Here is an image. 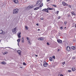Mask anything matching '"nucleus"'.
I'll return each instance as SVG.
<instances>
[{"mask_svg":"<svg viewBox=\"0 0 76 76\" xmlns=\"http://www.w3.org/2000/svg\"><path fill=\"white\" fill-rule=\"evenodd\" d=\"M49 60L50 61H53V59H52V58L51 57H50L49 58Z\"/></svg>","mask_w":76,"mask_h":76,"instance_id":"20","label":"nucleus"},{"mask_svg":"<svg viewBox=\"0 0 76 76\" xmlns=\"http://www.w3.org/2000/svg\"><path fill=\"white\" fill-rule=\"evenodd\" d=\"M50 0H47V1H49Z\"/></svg>","mask_w":76,"mask_h":76,"instance_id":"46","label":"nucleus"},{"mask_svg":"<svg viewBox=\"0 0 76 76\" xmlns=\"http://www.w3.org/2000/svg\"><path fill=\"white\" fill-rule=\"evenodd\" d=\"M71 13L72 14V15H75V13H74V12H72Z\"/></svg>","mask_w":76,"mask_h":76,"instance_id":"29","label":"nucleus"},{"mask_svg":"<svg viewBox=\"0 0 76 76\" xmlns=\"http://www.w3.org/2000/svg\"><path fill=\"white\" fill-rule=\"evenodd\" d=\"M71 48L73 50H75L76 49V48H75V47L74 46H72L71 47Z\"/></svg>","mask_w":76,"mask_h":76,"instance_id":"17","label":"nucleus"},{"mask_svg":"<svg viewBox=\"0 0 76 76\" xmlns=\"http://www.w3.org/2000/svg\"><path fill=\"white\" fill-rule=\"evenodd\" d=\"M68 16H69V15H68Z\"/></svg>","mask_w":76,"mask_h":76,"instance_id":"54","label":"nucleus"},{"mask_svg":"<svg viewBox=\"0 0 76 76\" xmlns=\"http://www.w3.org/2000/svg\"><path fill=\"white\" fill-rule=\"evenodd\" d=\"M39 30H40V29H38V31H39Z\"/></svg>","mask_w":76,"mask_h":76,"instance_id":"48","label":"nucleus"},{"mask_svg":"<svg viewBox=\"0 0 76 76\" xmlns=\"http://www.w3.org/2000/svg\"><path fill=\"white\" fill-rule=\"evenodd\" d=\"M25 28L26 30H28V27L27 26H26Z\"/></svg>","mask_w":76,"mask_h":76,"instance_id":"27","label":"nucleus"},{"mask_svg":"<svg viewBox=\"0 0 76 76\" xmlns=\"http://www.w3.org/2000/svg\"><path fill=\"white\" fill-rule=\"evenodd\" d=\"M39 9V7H37L34 9V10H38V9Z\"/></svg>","mask_w":76,"mask_h":76,"instance_id":"16","label":"nucleus"},{"mask_svg":"<svg viewBox=\"0 0 76 76\" xmlns=\"http://www.w3.org/2000/svg\"><path fill=\"white\" fill-rule=\"evenodd\" d=\"M66 50L67 51H69L70 50V47L69 46H67V48H66Z\"/></svg>","mask_w":76,"mask_h":76,"instance_id":"12","label":"nucleus"},{"mask_svg":"<svg viewBox=\"0 0 76 76\" xmlns=\"http://www.w3.org/2000/svg\"><path fill=\"white\" fill-rule=\"evenodd\" d=\"M72 59L73 60H74V59H75V57H73V58H72Z\"/></svg>","mask_w":76,"mask_h":76,"instance_id":"36","label":"nucleus"},{"mask_svg":"<svg viewBox=\"0 0 76 76\" xmlns=\"http://www.w3.org/2000/svg\"><path fill=\"white\" fill-rule=\"evenodd\" d=\"M64 64H65V62H63L62 63V64H63V65H64Z\"/></svg>","mask_w":76,"mask_h":76,"instance_id":"41","label":"nucleus"},{"mask_svg":"<svg viewBox=\"0 0 76 76\" xmlns=\"http://www.w3.org/2000/svg\"><path fill=\"white\" fill-rule=\"evenodd\" d=\"M41 3V1H38L36 3L37 6H39V5Z\"/></svg>","mask_w":76,"mask_h":76,"instance_id":"6","label":"nucleus"},{"mask_svg":"<svg viewBox=\"0 0 76 76\" xmlns=\"http://www.w3.org/2000/svg\"><path fill=\"white\" fill-rule=\"evenodd\" d=\"M16 30H18V28L16 27L14 28L12 30V32L13 34H15L17 32Z\"/></svg>","mask_w":76,"mask_h":76,"instance_id":"2","label":"nucleus"},{"mask_svg":"<svg viewBox=\"0 0 76 76\" xmlns=\"http://www.w3.org/2000/svg\"><path fill=\"white\" fill-rule=\"evenodd\" d=\"M59 12V11H57V12H56V13L57 14H58V12Z\"/></svg>","mask_w":76,"mask_h":76,"instance_id":"37","label":"nucleus"},{"mask_svg":"<svg viewBox=\"0 0 76 76\" xmlns=\"http://www.w3.org/2000/svg\"><path fill=\"white\" fill-rule=\"evenodd\" d=\"M13 14H16L18 13L19 12V9H14L13 10Z\"/></svg>","mask_w":76,"mask_h":76,"instance_id":"1","label":"nucleus"},{"mask_svg":"<svg viewBox=\"0 0 76 76\" xmlns=\"http://www.w3.org/2000/svg\"><path fill=\"white\" fill-rule=\"evenodd\" d=\"M36 25H37V26H38V25H39L38 23H37V24H36Z\"/></svg>","mask_w":76,"mask_h":76,"instance_id":"43","label":"nucleus"},{"mask_svg":"<svg viewBox=\"0 0 76 76\" xmlns=\"http://www.w3.org/2000/svg\"><path fill=\"white\" fill-rule=\"evenodd\" d=\"M31 9V8H30V7H29V6L27 8V9L28 10L29 9Z\"/></svg>","mask_w":76,"mask_h":76,"instance_id":"25","label":"nucleus"},{"mask_svg":"<svg viewBox=\"0 0 76 76\" xmlns=\"http://www.w3.org/2000/svg\"><path fill=\"white\" fill-rule=\"evenodd\" d=\"M75 28H76V24H75Z\"/></svg>","mask_w":76,"mask_h":76,"instance_id":"45","label":"nucleus"},{"mask_svg":"<svg viewBox=\"0 0 76 76\" xmlns=\"http://www.w3.org/2000/svg\"><path fill=\"white\" fill-rule=\"evenodd\" d=\"M52 58H54V59H55V56H52Z\"/></svg>","mask_w":76,"mask_h":76,"instance_id":"32","label":"nucleus"},{"mask_svg":"<svg viewBox=\"0 0 76 76\" xmlns=\"http://www.w3.org/2000/svg\"><path fill=\"white\" fill-rule=\"evenodd\" d=\"M60 51V49H58V51Z\"/></svg>","mask_w":76,"mask_h":76,"instance_id":"47","label":"nucleus"},{"mask_svg":"<svg viewBox=\"0 0 76 76\" xmlns=\"http://www.w3.org/2000/svg\"><path fill=\"white\" fill-rule=\"evenodd\" d=\"M68 72H72V71H71V70H69Z\"/></svg>","mask_w":76,"mask_h":76,"instance_id":"39","label":"nucleus"},{"mask_svg":"<svg viewBox=\"0 0 76 76\" xmlns=\"http://www.w3.org/2000/svg\"><path fill=\"white\" fill-rule=\"evenodd\" d=\"M23 65H26V63H25V62H23Z\"/></svg>","mask_w":76,"mask_h":76,"instance_id":"33","label":"nucleus"},{"mask_svg":"<svg viewBox=\"0 0 76 76\" xmlns=\"http://www.w3.org/2000/svg\"><path fill=\"white\" fill-rule=\"evenodd\" d=\"M67 22L65 21L64 23L65 25H66V24H67Z\"/></svg>","mask_w":76,"mask_h":76,"instance_id":"30","label":"nucleus"},{"mask_svg":"<svg viewBox=\"0 0 76 76\" xmlns=\"http://www.w3.org/2000/svg\"><path fill=\"white\" fill-rule=\"evenodd\" d=\"M66 27H65V29H66Z\"/></svg>","mask_w":76,"mask_h":76,"instance_id":"50","label":"nucleus"},{"mask_svg":"<svg viewBox=\"0 0 76 76\" xmlns=\"http://www.w3.org/2000/svg\"><path fill=\"white\" fill-rule=\"evenodd\" d=\"M68 16H69V15H68Z\"/></svg>","mask_w":76,"mask_h":76,"instance_id":"55","label":"nucleus"},{"mask_svg":"<svg viewBox=\"0 0 76 76\" xmlns=\"http://www.w3.org/2000/svg\"><path fill=\"white\" fill-rule=\"evenodd\" d=\"M38 39L39 40V41H43V40H44V39L43 38L40 37L38 38Z\"/></svg>","mask_w":76,"mask_h":76,"instance_id":"9","label":"nucleus"},{"mask_svg":"<svg viewBox=\"0 0 76 76\" xmlns=\"http://www.w3.org/2000/svg\"><path fill=\"white\" fill-rule=\"evenodd\" d=\"M21 41L23 43L24 42V38H23V37H22V38Z\"/></svg>","mask_w":76,"mask_h":76,"instance_id":"19","label":"nucleus"},{"mask_svg":"<svg viewBox=\"0 0 76 76\" xmlns=\"http://www.w3.org/2000/svg\"><path fill=\"white\" fill-rule=\"evenodd\" d=\"M13 1L15 3V4H18L19 3V1L18 0H13Z\"/></svg>","mask_w":76,"mask_h":76,"instance_id":"8","label":"nucleus"},{"mask_svg":"<svg viewBox=\"0 0 76 76\" xmlns=\"http://www.w3.org/2000/svg\"><path fill=\"white\" fill-rule=\"evenodd\" d=\"M0 41H1V40H0Z\"/></svg>","mask_w":76,"mask_h":76,"instance_id":"53","label":"nucleus"},{"mask_svg":"<svg viewBox=\"0 0 76 76\" xmlns=\"http://www.w3.org/2000/svg\"><path fill=\"white\" fill-rule=\"evenodd\" d=\"M41 20H44V18H41Z\"/></svg>","mask_w":76,"mask_h":76,"instance_id":"40","label":"nucleus"},{"mask_svg":"<svg viewBox=\"0 0 76 76\" xmlns=\"http://www.w3.org/2000/svg\"><path fill=\"white\" fill-rule=\"evenodd\" d=\"M7 48H10V47H7Z\"/></svg>","mask_w":76,"mask_h":76,"instance_id":"51","label":"nucleus"},{"mask_svg":"<svg viewBox=\"0 0 76 76\" xmlns=\"http://www.w3.org/2000/svg\"><path fill=\"white\" fill-rule=\"evenodd\" d=\"M7 53H8V52L6 51V52H5L3 54L4 55H5V54H7Z\"/></svg>","mask_w":76,"mask_h":76,"instance_id":"23","label":"nucleus"},{"mask_svg":"<svg viewBox=\"0 0 76 76\" xmlns=\"http://www.w3.org/2000/svg\"><path fill=\"white\" fill-rule=\"evenodd\" d=\"M58 19H60V16L58 17Z\"/></svg>","mask_w":76,"mask_h":76,"instance_id":"38","label":"nucleus"},{"mask_svg":"<svg viewBox=\"0 0 76 76\" xmlns=\"http://www.w3.org/2000/svg\"><path fill=\"white\" fill-rule=\"evenodd\" d=\"M47 44L48 45H50V44L48 42L47 43Z\"/></svg>","mask_w":76,"mask_h":76,"instance_id":"35","label":"nucleus"},{"mask_svg":"<svg viewBox=\"0 0 76 76\" xmlns=\"http://www.w3.org/2000/svg\"><path fill=\"white\" fill-rule=\"evenodd\" d=\"M42 11L46 12L47 13H48V10H47V9H43L42 10Z\"/></svg>","mask_w":76,"mask_h":76,"instance_id":"11","label":"nucleus"},{"mask_svg":"<svg viewBox=\"0 0 76 76\" xmlns=\"http://www.w3.org/2000/svg\"><path fill=\"white\" fill-rule=\"evenodd\" d=\"M42 6H43V4H42L41 5H40L39 6V7H42Z\"/></svg>","mask_w":76,"mask_h":76,"instance_id":"24","label":"nucleus"},{"mask_svg":"<svg viewBox=\"0 0 76 76\" xmlns=\"http://www.w3.org/2000/svg\"><path fill=\"white\" fill-rule=\"evenodd\" d=\"M5 34H6V32L2 30H0V34L1 35H4Z\"/></svg>","mask_w":76,"mask_h":76,"instance_id":"4","label":"nucleus"},{"mask_svg":"<svg viewBox=\"0 0 76 76\" xmlns=\"http://www.w3.org/2000/svg\"><path fill=\"white\" fill-rule=\"evenodd\" d=\"M21 34V33L20 32H19L17 34V35L18 37V38H20L21 36H20V34Z\"/></svg>","mask_w":76,"mask_h":76,"instance_id":"7","label":"nucleus"},{"mask_svg":"<svg viewBox=\"0 0 76 76\" xmlns=\"http://www.w3.org/2000/svg\"><path fill=\"white\" fill-rule=\"evenodd\" d=\"M48 64L46 62H44V63L43 64V66L44 67H47V65H48Z\"/></svg>","mask_w":76,"mask_h":76,"instance_id":"5","label":"nucleus"},{"mask_svg":"<svg viewBox=\"0 0 76 76\" xmlns=\"http://www.w3.org/2000/svg\"><path fill=\"white\" fill-rule=\"evenodd\" d=\"M72 70L73 72H74L75 71V70H76V69H75V68L74 67H73L72 68Z\"/></svg>","mask_w":76,"mask_h":76,"instance_id":"14","label":"nucleus"},{"mask_svg":"<svg viewBox=\"0 0 76 76\" xmlns=\"http://www.w3.org/2000/svg\"><path fill=\"white\" fill-rule=\"evenodd\" d=\"M62 4H64L65 5H66V3L65 2H62Z\"/></svg>","mask_w":76,"mask_h":76,"instance_id":"26","label":"nucleus"},{"mask_svg":"<svg viewBox=\"0 0 76 76\" xmlns=\"http://www.w3.org/2000/svg\"><path fill=\"white\" fill-rule=\"evenodd\" d=\"M19 55H21V51L20 50H18L17 51Z\"/></svg>","mask_w":76,"mask_h":76,"instance_id":"13","label":"nucleus"},{"mask_svg":"<svg viewBox=\"0 0 76 76\" xmlns=\"http://www.w3.org/2000/svg\"><path fill=\"white\" fill-rule=\"evenodd\" d=\"M20 68H22V67H20Z\"/></svg>","mask_w":76,"mask_h":76,"instance_id":"52","label":"nucleus"},{"mask_svg":"<svg viewBox=\"0 0 76 76\" xmlns=\"http://www.w3.org/2000/svg\"><path fill=\"white\" fill-rule=\"evenodd\" d=\"M48 10H53V8H48L47 9Z\"/></svg>","mask_w":76,"mask_h":76,"instance_id":"18","label":"nucleus"},{"mask_svg":"<svg viewBox=\"0 0 76 76\" xmlns=\"http://www.w3.org/2000/svg\"><path fill=\"white\" fill-rule=\"evenodd\" d=\"M18 46H19V42H18Z\"/></svg>","mask_w":76,"mask_h":76,"instance_id":"42","label":"nucleus"},{"mask_svg":"<svg viewBox=\"0 0 76 76\" xmlns=\"http://www.w3.org/2000/svg\"><path fill=\"white\" fill-rule=\"evenodd\" d=\"M58 42V43H60L61 44L62 43V41L60 39H58L57 40Z\"/></svg>","mask_w":76,"mask_h":76,"instance_id":"10","label":"nucleus"},{"mask_svg":"<svg viewBox=\"0 0 76 76\" xmlns=\"http://www.w3.org/2000/svg\"><path fill=\"white\" fill-rule=\"evenodd\" d=\"M53 6H54V7H57V6L56 5H53Z\"/></svg>","mask_w":76,"mask_h":76,"instance_id":"34","label":"nucleus"},{"mask_svg":"<svg viewBox=\"0 0 76 76\" xmlns=\"http://www.w3.org/2000/svg\"><path fill=\"white\" fill-rule=\"evenodd\" d=\"M27 41H28V43L29 45H31L32 43H31V40L29 38L27 37L26 38Z\"/></svg>","mask_w":76,"mask_h":76,"instance_id":"3","label":"nucleus"},{"mask_svg":"<svg viewBox=\"0 0 76 76\" xmlns=\"http://www.w3.org/2000/svg\"><path fill=\"white\" fill-rule=\"evenodd\" d=\"M69 7H70V5H69Z\"/></svg>","mask_w":76,"mask_h":76,"instance_id":"49","label":"nucleus"},{"mask_svg":"<svg viewBox=\"0 0 76 76\" xmlns=\"http://www.w3.org/2000/svg\"><path fill=\"white\" fill-rule=\"evenodd\" d=\"M35 56H36V57H38V55H36Z\"/></svg>","mask_w":76,"mask_h":76,"instance_id":"44","label":"nucleus"},{"mask_svg":"<svg viewBox=\"0 0 76 76\" xmlns=\"http://www.w3.org/2000/svg\"><path fill=\"white\" fill-rule=\"evenodd\" d=\"M29 7L30 8V9H31V8H32V7H33V5H30L29 6Z\"/></svg>","mask_w":76,"mask_h":76,"instance_id":"21","label":"nucleus"},{"mask_svg":"<svg viewBox=\"0 0 76 76\" xmlns=\"http://www.w3.org/2000/svg\"><path fill=\"white\" fill-rule=\"evenodd\" d=\"M1 64H6V62H1Z\"/></svg>","mask_w":76,"mask_h":76,"instance_id":"15","label":"nucleus"},{"mask_svg":"<svg viewBox=\"0 0 76 76\" xmlns=\"http://www.w3.org/2000/svg\"><path fill=\"white\" fill-rule=\"evenodd\" d=\"M60 29H63V26L61 27L60 28Z\"/></svg>","mask_w":76,"mask_h":76,"instance_id":"31","label":"nucleus"},{"mask_svg":"<svg viewBox=\"0 0 76 76\" xmlns=\"http://www.w3.org/2000/svg\"><path fill=\"white\" fill-rule=\"evenodd\" d=\"M58 76H63V75H62V74H59L58 75Z\"/></svg>","mask_w":76,"mask_h":76,"instance_id":"28","label":"nucleus"},{"mask_svg":"<svg viewBox=\"0 0 76 76\" xmlns=\"http://www.w3.org/2000/svg\"><path fill=\"white\" fill-rule=\"evenodd\" d=\"M17 41L18 42H19L20 41V39H18L17 40Z\"/></svg>","mask_w":76,"mask_h":76,"instance_id":"22","label":"nucleus"}]
</instances>
